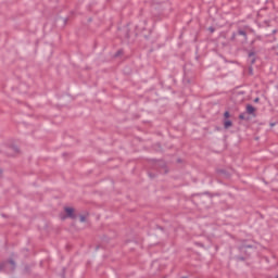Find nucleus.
<instances>
[{
  "label": "nucleus",
  "instance_id": "f257e3e1",
  "mask_svg": "<svg viewBox=\"0 0 278 278\" xmlns=\"http://www.w3.org/2000/svg\"><path fill=\"white\" fill-rule=\"evenodd\" d=\"M64 213L66 215H61L62 220H65V218H75V208L72 206H65Z\"/></svg>",
  "mask_w": 278,
  "mask_h": 278
},
{
  "label": "nucleus",
  "instance_id": "7ed1b4c3",
  "mask_svg": "<svg viewBox=\"0 0 278 278\" xmlns=\"http://www.w3.org/2000/svg\"><path fill=\"white\" fill-rule=\"evenodd\" d=\"M231 125H232L231 121H226V122L224 123L225 129H229V127H231Z\"/></svg>",
  "mask_w": 278,
  "mask_h": 278
},
{
  "label": "nucleus",
  "instance_id": "20e7f679",
  "mask_svg": "<svg viewBox=\"0 0 278 278\" xmlns=\"http://www.w3.org/2000/svg\"><path fill=\"white\" fill-rule=\"evenodd\" d=\"M86 218H87L86 215H80V216H79V222H80V223H86Z\"/></svg>",
  "mask_w": 278,
  "mask_h": 278
},
{
  "label": "nucleus",
  "instance_id": "39448f33",
  "mask_svg": "<svg viewBox=\"0 0 278 278\" xmlns=\"http://www.w3.org/2000/svg\"><path fill=\"white\" fill-rule=\"evenodd\" d=\"M224 116L225 118H229V112H225Z\"/></svg>",
  "mask_w": 278,
  "mask_h": 278
},
{
  "label": "nucleus",
  "instance_id": "423d86ee",
  "mask_svg": "<svg viewBox=\"0 0 278 278\" xmlns=\"http://www.w3.org/2000/svg\"><path fill=\"white\" fill-rule=\"evenodd\" d=\"M239 118H241V121L244 119V115H240Z\"/></svg>",
  "mask_w": 278,
  "mask_h": 278
},
{
  "label": "nucleus",
  "instance_id": "f03ea898",
  "mask_svg": "<svg viewBox=\"0 0 278 278\" xmlns=\"http://www.w3.org/2000/svg\"><path fill=\"white\" fill-rule=\"evenodd\" d=\"M247 112H248V114H254L255 113V108H253V105H248L247 106Z\"/></svg>",
  "mask_w": 278,
  "mask_h": 278
}]
</instances>
